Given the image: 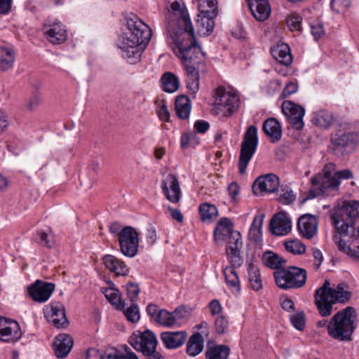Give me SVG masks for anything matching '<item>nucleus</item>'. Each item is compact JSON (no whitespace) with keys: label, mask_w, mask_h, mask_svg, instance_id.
<instances>
[{"label":"nucleus","mask_w":359,"mask_h":359,"mask_svg":"<svg viewBox=\"0 0 359 359\" xmlns=\"http://www.w3.org/2000/svg\"><path fill=\"white\" fill-rule=\"evenodd\" d=\"M334 227L333 241L339 251L359 259V203L352 201L331 215Z\"/></svg>","instance_id":"nucleus-1"},{"label":"nucleus","mask_w":359,"mask_h":359,"mask_svg":"<svg viewBox=\"0 0 359 359\" xmlns=\"http://www.w3.org/2000/svg\"><path fill=\"white\" fill-rule=\"evenodd\" d=\"M123 32L116 41L122 55L130 64L137 62L148 46L152 32L138 16L130 14L125 18Z\"/></svg>","instance_id":"nucleus-2"},{"label":"nucleus","mask_w":359,"mask_h":359,"mask_svg":"<svg viewBox=\"0 0 359 359\" xmlns=\"http://www.w3.org/2000/svg\"><path fill=\"white\" fill-rule=\"evenodd\" d=\"M187 39L182 38L172 42V50L186 69L187 77L196 79L199 77L197 67L203 63L205 53L198 44L196 37L187 34Z\"/></svg>","instance_id":"nucleus-3"},{"label":"nucleus","mask_w":359,"mask_h":359,"mask_svg":"<svg viewBox=\"0 0 359 359\" xmlns=\"http://www.w3.org/2000/svg\"><path fill=\"white\" fill-rule=\"evenodd\" d=\"M351 297V292L345 283H339L335 288L330 287V283L325 280L323 285L314 294L315 303L322 316L332 313L333 305L336 303L345 304Z\"/></svg>","instance_id":"nucleus-4"},{"label":"nucleus","mask_w":359,"mask_h":359,"mask_svg":"<svg viewBox=\"0 0 359 359\" xmlns=\"http://www.w3.org/2000/svg\"><path fill=\"white\" fill-rule=\"evenodd\" d=\"M353 175L349 169L337 171L332 175L331 172L325 166L323 173L314 175L311 182L313 189L309 190L307 196L302 201V203L308 199H312L316 196L324 194L328 195L330 191H337L340 184L341 180L352 179Z\"/></svg>","instance_id":"nucleus-5"},{"label":"nucleus","mask_w":359,"mask_h":359,"mask_svg":"<svg viewBox=\"0 0 359 359\" xmlns=\"http://www.w3.org/2000/svg\"><path fill=\"white\" fill-rule=\"evenodd\" d=\"M355 309L348 306L333 316L327 325L328 334L339 341H350L355 329Z\"/></svg>","instance_id":"nucleus-6"},{"label":"nucleus","mask_w":359,"mask_h":359,"mask_svg":"<svg viewBox=\"0 0 359 359\" xmlns=\"http://www.w3.org/2000/svg\"><path fill=\"white\" fill-rule=\"evenodd\" d=\"M277 286L283 290L298 289L306 282L307 272L304 269L290 266L273 273Z\"/></svg>","instance_id":"nucleus-7"},{"label":"nucleus","mask_w":359,"mask_h":359,"mask_svg":"<svg viewBox=\"0 0 359 359\" xmlns=\"http://www.w3.org/2000/svg\"><path fill=\"white\" fill-rule=\"evenodd\" d=\"M167 6H170L172 12L176 15L178 14L177 27L178 29L173 32V36L170 34L172 42L177 39L185 38L187 39V34L190 37H196L194 29L191 23L189 13L184 5H181L180 0H165Z\"/></svg>","instance_id":"nucleus-8"},{"label":"nucleus","mask_w":359,"mask_h":359,"mask_svg":"<svg viewBox=\"0 0 359 359\" xmlns=\"http://www.w3.org/2000/svg\"><path fill=\"white\" fill-rule=\"evenodd\" d=\"M359 144V134L356 132L339 130L331 137L330 149L337 156H344L355 150Z\"/></svg>","instance_id":"nucleus-9"},{"label":"nucleus","mask_w":359,"mask_h":359,"mask_svg":"<svg viewBox=\"0 0 359 359\" xmlns=\"http://www.w3.org/2000/svg\"><path fill=\"white\" fill-rule=\"evenodd\" d=\"M257 144V128L255 126H250L245 131L241 145L238 163V169L241 174L245 172L246 168L256 151Z\"/></svg>","instance_id":"nucleus-10"},{"label":"nucleus","mask_w":359,"mask_h":359,"mask_svg":"<svg viewBox=\"0 0 359 359\" xmlns=\"http://www.w3.org/2000/svg\"><path fill=\"white\" fill-rule=\"evenodd\" d=\"M239 106L238 97L219 86L216 89L213 113L224 116H229L237 110Z\"/></svg>","instance_id":"nucleus-11"},{"label":"nucleus","mask_w":359,"mask_h":359,"mask_svg":"<svg viewBox=\"0 0 359 359\" xmlns=\"http://www.w3.org/2000/svg\"><path fill=\"white\" fill-rule=\"evenodd\" d=\"M128 342L136 351L142 352L147 358L157 356L156 355L157 346L156 335L149 330L133 332L130 337Z\"/></svg>","instance_id":"nucleus-12"},{"label":"nucleus","mask_w":359,"mask_h":359,"mask_svg":"<svg viewBox=\"0 0 359 359\" xmlns=\"http://www.w3.org/2000/svg\"><path fill=\"white\" fill-rule=\"evenodd\" d=\"M118 241L120 250L125 256L134 257L137 254L139 234L135 228L130 226H124Z\"/></svg>","instance_id":"nucleus-13"},{"label":"nucleus","mask_w":359,"mask_h":359,"mask_svg":"<svg viewBox=\"0 0 359 359\" xmlns=\"http://www.w3.org/2000/svg\"><path fill=\"white\" fill-rule=\"evenodd\" d=\"M282 111L287 116L290 124L296 130L304 127V109L292 101L285 100L282 104Z\"/></svg>","instance_id":"nucleus-14"},{"label":"nucleus","mask_w":359,"mask_h":359,"mask_svg":"<svg viewBox=\"0 0 359 359\" xmlns=\"http://www.w3.org/2000/svg\"><path fill=\"white\" fill-rule=\"evenodd\" d=\"M44 316L47 320L57 328H65L69 321L65 315V306L60 302H55L44 309Z\"/></svg>","instance_id":"nucleus-15"},{"label":"nucleus","mask_w":359,"mask_h":359,"mask_svg":"<svg viewBox=\"0 0 359 359\" xmlns=\"http://www.w3.org/2000/svg\"><path fill=\"white\" fill-rule=\"evenodd\" d=\"M22 337L20 325L15 320L0 316V340L15 342Z\"/></svg>","instance_id":"nucleus-16"},{"label":"nucleus","mask_w":359,"mask_h":359,"mask_svg":"<svg viewBox=\"0 0 359 359\" xmlns=\"http://www.w3.org/2000/svg\"><path fill=\"white\" fill-rule=\"evenodd\" d=\"M318 217L311 214H304L299 217L297 228L299 235L306 239L311 240L318 232Z\"/></svg>","instance_id":"nucleus-17"},{"label":"nucleus","mask_w":359,"mask_h":359,"mask_svg":"<svg viewBox=\"0 0 359 359\" xmlns=\"http://www.w3.org/2000/svg\"><path fill=\"white\" fill-rule=\"evenodd\" d=\"M162 191L166 199L172 203H177L181 198V189L177 177L169 174L164 177L161 183Z\"/></svg>","instance_id":"nucleus-18"},{"label":"nucleus","mask_w":359,"mask_h":359,"mask_svg":"<svg viewBox=\"0 0 359 359\" xmlns=\"http://www.w3.org/2000/svg\"><path fill=\"white\" fill-rule=\"evenodd\" d=\"M279 186V179L274 174H267L258 177L252 184V191L255 195L263 192L273 193Z\"/></svg>","instance_id":"nucleus-19"},{"label":"nucleus","mask_w":359,"mask_h":359,"mask_svg":"<svg viewBox=\"0 0 359 359\" xmlns=\"http://www.w3.org/2000/svg\"><path fill=\"white\" fill-rule=\"evenodd\" d=\"M54 290L55 284L37 280L29 287L28 292L35 302H45L50 298Z\"/></svg>","instance_id":"nucleus-20"},{"label":"nucleus","mask_w":359,"mask_h":359,"mask_svg":"<svg viewBox=\"0 0 359 359\" xmlns=\"http://www.w3.org/2000/svg\"><path fill=\"white\" fill-rule=\"evenodd\" d=\"M269 228L272 234L285 236L291 231L292 222L287 213L280 212L271 219Z\"/></svg>","instance_id":"nucleus-21"},{"label":"nucleus","mask_w":359,"mask_h":359,"mask_svg":"<svg viewBox=\"0 0 359 359\" xmlns=\"http://www.w3.org/2000/svg\"><path fill=\"white\" fill-rule=\"evenodd\" d=\"M43 32L46 39L53 44H60L67 39V30L60 22L45 25Z\"/></svg>","instance_id":"nucleus-22"},{"label":"nucleus","mask_w":359,"mask_h":359,"mask_svg":"<svg viewBox=\"0 0 359 359\" xmlns=\"http://www.w3.org/2000/svg\"><path fill=\"white\" fill-rule=\"evenodd\" d=\"M248 6L255 18L260 22L267 20L271 13L269 0H248Z\"/></svg>","instance_id":"nucleus-23"},{"label":"nucleus","mask_w":359,"mask_h":359,"mask_svg":"<svg viewBox=\"0 0 359 359\" xmlns=\"http://www.w3.org/2000/svg\"><path fill=\"white\" fill-rule=\"evenodd\" d=\"M187 337L186 331L163 332L161 334V339L168 349H175L182 346Z\"/></svg>","instance_id":"nucleus-24"},{"label":"nucleus","mask_w":359,"mask_h":359,"mask_svg":"<svg viewBox=\"0 0 359 359\" xmlns=\"http://www.w3.org/2000/svg\"><path fill=\"white\" fill-rule=\"evenodd\" d=\"M74 345L72 337L67 334H60L55 338L54 342V351L57 358H65Z\"/></svg>","instance_id":"nucleus-25"},{"label":"nucleus","mask_w":359,"mask_h":359,"mask_svg":"<svg viewBox=\"0 0 359 359\" xmlns=\"http://www.w3.org/2000/svg\"><path fill=\"white\" fill-rule=\"evenodd\" d=\"M107 269L116 276H126L129 272L127 265L121 259L112 255H106L102 258Z\"/></svg>","instance_id":"nucleus-26"},{"label":"nucleus","mask_w":359,"mask_h":359,"mask_svg":"<svg viewBox=\"0 0 359 359\" xmlns=\"http://www.w3.org/2000/svg\"><path fill=\"white\" fill-rule=\"evenodd\" d=\"M233 230V224L230 219L227 217L221 218L217 223L214 230V238L216 242L219 241H224L227 236L232 234Z\"/></svg>","instance_id":"nucleus-27"},{"label":"nucleus","mask_w":359,"mask_h":359,"mask_svg":"<svg viewBox=\"0 0 359 359\" xmlns=\"http://www.w3.org/2000/svg\"><path fill=\"white\" fill-rule=\"evenodd\" d=\"M264 133L269 136L273 142H278L282 136L280 123L275 118H269L264 121L262 126Z\"/></svg>","instance_id":"nucleus-28"},{"label":"nucleus","mask_w":359,"mask_h":359,"mask_svg":"<svg viewBox=\"0 0 359 359\" xmlns=\"http://www.w3.org/2000/svg\"><path fill=\"white\" fill-rule=\"evenodd\" d=\"M271 55L279 63L289 66L292 62L290 47L285 43L278 44L271 49Z\"/></svg>","instance_id":"nucleus-29"},{"label":"nucleus","mask_w":359,"mask_h":359,"mask_svg":"<svg viewBox=\"0 0 359 359\" xmlns=\"http://www.w3.org/2000/svg\"><path fill=\"white\" fill-rule=\"evenodd\" d=\"M204 347V339L203 335L199 332L192 334L187 344V353L192 357L200 354Z\"/></svg>","instance_id":"nucleus-30"},{"label":"nucleus","mask_w":359,"mask_h":359,"mask_svg":"<svg viewBox=\"0 0 359 359\" xmlns=\"http://www.w3.org/2000/svg\"><path fill=\"white\" fill-rule=\"evenodd\" d=\"M201 220L205 223H212L218 216L217 208L209 203H203L198 207Z\"/></svg>","instance_id":"nucleus-31"},{"label":"nucleus","mask_w":359,"mask_h":359,"mask_svg":"<svg viewBox=\"0 0 359 359\" xmlns=\"http://www.w3.org/2000/svg\"><path fill=\"white\" fill-rule=\"evenodd\" d=\"M231 353L229 346L225 344H217L207 347L205 351L206 359H228Z\"/></svg>","instance_id":"nucleus-32"},{"label":"nucleus","mask_w":359,"mask_h":359,"mask_svg":"<svg viewBox=\"0 0 359 359\" xmlns=\"http://www.w3.org/2000/svg\"><path fill=\"white\" fill-rule=\"evenodd\" d=\"M15 60V53L13 48H0V71L6 72L11 69Z\"/></svg>","instance_id":"nucleus-33"},{"label":"nucleus","mask_w":359,"mask_h":359,"mask_svg":"<svg viewBox=\"0 0 359 359\" xmlns=\"http://www.w3.org/2000/svg\"><path fill=\"white\" fill-rule=\"evenodd\" d=\"M163 90L169 93L177 91L180 86V81L177 76L172 72L164 73L161 79Z\"/></svg>","instance_id":"nucleus-34"},{"label":"nucleus","mask_w":359,"mask_h":359,"mask_svg":"<svg viewBox=\"0 0 359 359\" xmlns=\"http://www.w3.org/2000/svg\"><path fill=\"white\" fill-rule=\"evenodd\" d=\"M214 18L209 15H198L196 24L200 35H209L212 32L215 27Z\"/></svg>","instance_id":"nucleus-35"},{"label":"nucleus","mask_w":359,"mask_h":359,"mask_svg":"<svg viewBox=\"0 0 359 359\" xmlns=\"http://www.w3.org/2000/svg\"><path fill=\"white\" fill-rule=\"evenodd\" d=\"M262 259L264 264L271 269L279 270L286 263L285 259L272 251L265 252L262 255Z\"/></svg>","instance_id":"nucleus-36"},{"label":"nucleus","mask_w":359,"mask_h":359,"mask_svg":"<svg viewBox=\"0 0 359 359\" xmlns=\"http://www.w3.org/2000/svg\"><path fill=\"white\" fill-rule=\"evenodd\" d=\"M217 0H198V15L215 18L217 15Z\"/></svg>","instance_id":"nucleus-37"},{"label":"nucleus","mask_w":359,"mask_h":359,"mask_svg":"<svg viewBox=\"0 0 359 359\" xmlns=\"http://www.w3.org/2000/svg\"><path fill=\"white\" fill-rule=\"evenodd\" d=\"M175 109L177 116L182 119H187L191 111V104L186 96H179L175 101Z\"/></svg>","instance_id":"nucleus-38"},{"label":"nucleus","mask_w":359,"mask_h":359,"mask_svg":"<svg viewBox=\"0 0 359 359\" xmlns=\"http://www.w3.org/2000/svg\"><path fill=\"white\" fill-rule=\"evenodd\" d=\"M238 234L236 233V245L233 246V248L226 249V253L231 263V266H241L243 264V259L241 256V250L243 246V243L238 242ZM233 239L235 240V237H233Z\"/></svg>","instance_id":"nucleus-39"},{"label":"nucleus","mask_w":359,"mask_h":359,"mask_svg":"<svg viewBox=\"0 0 359 359\" xmlns=\"http://www.w3.org/2000/svg\"><path fill=\"white\" fill-rule=\"evenodd\" d=\"M236 266H226L223 270L226 284L231 287L238 291L240 290L239 278L235 270Z\"/></svg>","instance_id":"nucleus-40"},{"label":"nucleus","mask_w":359,"mask_h":359,"mask_svg":"<svg viewBox=\"0 0 359 359\" xmlns=\"http://www.w3.org/2000/svg\"><path fill=\"white\" fill-rule=\"evenodd\" d=\"M264 218V215H256L251 224L249 235L251 239L255 242L259 241L260 239Z\"/></svg>","instance_id":"nucleus-41"},{"label":"nucleus","mask_w":359,"mask_h":359,"mask_svg":"<svg viewBox=\"0 0 359 359\" xmlns=\"http://www.w3.org/2000/svg\"><path fill=\"white\" fill-rule=\"evenodd\" d=\"M105 297L107 300L118 310L124 309V302L122 301L121 297L118 294V291L113 288H107L104 292Z\"/></svg>","instance_id":"nucleus-42"},{"label":"nucleus","mask_w":359,"mask_h":359,"mask_svg":"<svg viewBox=\"0 0 359 359\" xmlns=\"http://www.w3.org/2000/svg\"><path fill=\"white\" fill-rule=\"evenodd\" d=\"M284 246L287 252L293 255H303L306 252L305 245L297 239L285 242Z\"/></svg>","instance_id":"nucleus-43"},{"label":"nucleus","mask_w":359,"mask_h":359,"mask_svg":"<svg viewBox=\"0 0 359 359\" xmlns=\"http://www.w3.org/2000/svg\"><path fill=\"white\" fill-rule=\"evenodd\" d=\"M250 285L254 290H259L262 288V281L259 270L255 266L250 268L248 271Z\"/></svg>","instance_id":"nucleus-44"},{"label":"nucleus","mask_w":359,"mask_h":359,"mask_svg":"<svg viewBox=\"0 0 359 359\" xmlns=\"http://www.w3.org/2000/svg\"><path fill=\"white\" fill-rule=\"evenodd\" d=\"M158 325L164 327H173L177 325L176 319L172 312H169L165 309L158 311Z\"/></svg>","instance_id":"nucleus-45"},{"label":"nucleus","mask_w":359,"mask_h":359,"mask_svg":"<svg viewBox=\"0 0 359 359\" xmlns=\"http://www.w3.org/2000/svg\"><path fill=\"white\" fill-rule=\"evenodd\" d=\"M156 222L155 219H150L145 225V236L148 243L154 244L156 239Z\"/></svg>","instance_id":"nucleus-46"},{"label":"nucleus","mask_w":359,"mask_h":359,"mask_svg":"<svg viewBox=\"0 0 359 359\" xmlns=\"http://www.w3.org/2000/svg\"><path fill=\"white\" fill-rule=\"evenodd\" d=\"M199 143V139L195 132L184 133L181 137L180 144L182 149L194 147Z\"/></svg>","instance_id":"nucleus-47"},{"label":"nucleus","mask_w":359,"mask_h":359,"mask_svg":"<svg viewBox=\"0 0 359 359\" xmlns=\"http://www.w3.org/2000/svg\"><path fill=\"white\" fill-rule=\"evenodd\" d=\"M296 199V195L290 188H281L278 192V201L283 205L292 204Z\"/></svg>","instance_id":"nucleus-48"},{"label":"nucleus","mask_w":359,"mask_h":359,"mask_svg":"<svg viewBox=\"0 0 359 359\" xmlns=\"http://www.w3.org/2000/svg\"><path fill=\"white\" fill-rule=\"evenodd\" d=\"M316 123L323 128H328L333 123V116L329 111L322 110L316 116Z\"/></svg>","instance_id":"nucleus-49"},{"label":"nucleus","mask_w":359,"mask_h":359,"mask_svg":"<svg viewBox=\"0 0 359 359\" xmlns=\"http://www.w3.org/2000/svg\"><path fill=\"white\" fill-rule=\"evenodd\" d=\"M122 311L127 320L131 323H137L140 318L139 308L134 302L131 303L128 308Z\"/></svg>","instance_id":"nucleus-50"},{"label":"nucleus","mask_w":359,"mask_h":359,"mask_svg":"<svg viewBox=\"0 0 359 359\" xmlns=\"http://www.w3.org/2000/svg\"><path fill=\"white\" fill-rule=\"evenodd\" d=\"M108 359H139L137 355L132 351L126 349V354H122L114 348H109L107 353Z\"/></svg>","instance_id":"nucleus-51"},{"label":"nucleus","mask_w":359,"mask_h":359,"mask_svg":"<svg viewBox=\"0 0 359 359\" xmlns=\"http://www.w3.org/2000/svg\"><path fill=\"white\" fill-rule=\"evenodd\" d=\"M302 17L298 14L292 13L286 18V23L291 31H299L302 27Z\"/></svg>","instance_id":"nucleus-52"},{"label":"nucleus","mask_w":359,"mask_h":359,"mask_svg":"<svg viewBox=\"0 0 359 359\" xmlns=\"http://www.w3.org/2000/svg\"><path fill=\"white\" fill-rule=\"evenodd\" d=\"M109 348L104 351H100L95 348H90L86 353V359H108L107 353H109Z\"/></svg>","instance_id":"nucleus-53"},{"label":"nucleus","mask_w":359,"mask_h":359,"mask_svg":"<svg viewBox=\"0 0 359 359\" xmlns=\"http://www.w3.org/2000/svg\"><path fill=\"white\" fill-rule=\"evenodd\" d=\"M292 325L298 330H303L305 327V314L303 311L298 312L290 316Z\"/></svg>","instance_id":"nucleus-54"},{"label":"nucleus","mask_w":359,"mask_h":359,"mask_svg":"<svg viewBox=\"0 0 359 359\" xmlns=\"http://www.w3.org/2000/svg\"><path fill=\"white\" fill-rule=\"evenodd\" d=\"M215 331L218 334H225L229 328V322L223 316H219L215 320Z\"/></svg>","instance_id":"nucleus-55"},{"label":"nucleus","mask_w":359,"mask_h":359,"mask_svg":"<svg viewBox=\"0 0 359 359\" xmlns=\"http://www.w3.org/2000/svg\"><path fill=\"white\" fill-rule=\"evenodd\" d=\"M350 5V0H332L330 3L332 10L337 13L346 11Z\"/></svg>","instance_id":"nucleus-56"},{"label":"nucleus","mask_w":359,"mask_h":359,"mask_svg":"<svg viewBox=\"0 0 359 359\" xmlns=\"http://www.w3.org/2000/svg\"><path fill=\"white\" fill-rule=\"evenodd\" d=\"M140 291L139 285L136 283H129L126 285L127 297L131 303L134 302L137 299Z\"/></svg>","instance_id":"nucleus-57"},{"label":"nucleus","mask_w":359,"mask_h":359,"mask_svg":"<svg viewBox=\"0 0 359 359\" xmlns=\"http://www.w3.org/2000/svg\"><path fill=\"white\" fill-rule=\"evenodd\" d=\"M173 316L176 319L177 325H180V321L189 316V312L185 306H179L172 311Z\"/></svg>","instance_id":"nucleus-58"},{"label":"nucleus","mask_w":359,"mask_h":359,"mask_svg":"<svg viewBox=\"0 0 359 359\" xmlns=\"http://www.w3.org/2000/svg\"><path fill=\"white\" fill-rule=\"evenodd\" d=\"M229 195L233 203L238 201V197L240 193V187L236 182L229 184L228 187Z\"/></svg>","instance_id":"nucleus-59"},{"label":"nucleus","mask_w":359,"mask_h":359,"mask_svg":"<svg viewBox=\"0 0 359 359\" xmlns=\"http://www.w3.org/2000/svg\"><path fill=\"white\" fill-rule=\"evenodd\" d=\"M41 102V98L40 95L37 93H35L29 97L27 102V108L31 111L34 110L39 106Z\"/></svg>","instance_id":"nucleus-60"},{"label":"nucleus","mask_w":359,"mask_h":359,"mask_svg":"<svg viewBox=\"0 0 359 359\" xmlns=\"http://www.w3.org/2000/svg\"><path fill=\"white\" fill-rule=\"evenodd\" d=\"M311 34L316 41L325 34L324 28L320 24L311 25Z\"/></svg>","instance_id":"nucleus-61"},{"label":"nucleus","mask_w":359,"mask_h":359,"mask_svg":"<svg viewBox=\"0 0 359 359\" xmlns=\"http://www.w3.org/2000/svg\"><path fill=\"white\" fill-rule=\"evenodd\" d=\"M313 257L314 259L313 261V266L314 268L318 270L323 260V256L321 252V251L318 249H313Z\"/></svg>","instance_id":"nucleus-62"},{"label":"nucleus","mask_w":359,"mask_h":359,"mask_svg":"<svg viewBox=\"0 0 359 359\" xmlns=\"http://www.w3.org/2000/svg\"><path fill=\"white\" fill-rule=\"evenodd\" d=\"M187 88L192 91V93H195L198 91L199 88V77H196V79L187 77Z\"/></svg>","instance_id":"nucleus-63"},{"label":"nucleus","mask_w":359,"mask_h":359,"mask_svg":"<svg viewBox=\"0 0 359 359\" xmlns=\"http://www.w3.org/2000/svg\"><path fill=\"white\" fill-rule=\"evenodd\" d=\"M168 210L172 218L177 222L181 223L184 220V216L181 211L177 208H172L170 205L168 206Z\"/></svg>","instance_id":"nucleus-64"}]
</instances>
